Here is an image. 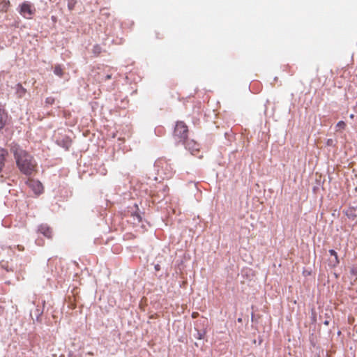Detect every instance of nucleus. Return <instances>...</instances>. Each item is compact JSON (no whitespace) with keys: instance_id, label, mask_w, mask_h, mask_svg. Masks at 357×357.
Masks as SVG:
<instances>
[{"instance_id":"b1692460","label":"nucleus","mask_w":357,"mask_h":357,"mask_svg":"<svg viewBox=\"0 0 357 357\" xmlns=\"http://www.w3.org/2000/svg\"><path fill=\"white\" fill-rule=\"evenodd\" d=\"M354 114H351V115H350V118H351V119H353V118H354Z\"/></svg>"},{"instance_id":"a211bd4d","label":"nucleus","mask_w":357,"mask_h":357,"mask_svg":"<svg viewBox=\"0 0 357 357\" xmlns=\"http://www.w3.org/2000/svg\"><path fill=\"white\" fill-rule=\"evenodd\" d=\"M17 248L20 251H23L24 250V247L22 245H17Z\"/></svg>"},{"instance_id":"9b49d317","label":"nucleus","mask_w":357,"mask_h":357,"mask_svg":"<svg viewBox=\"0 0 357 357\" xmlns=\"http://www.w3.org/2000/svg\"><path fill=\"white\" fill-rule=\"evenodd\" d=\"M9 7V1L0 0V12H6Z\"/></svg>"},{"instance_id":"aec40b11","label":"nucleus","mask_w":357,"mask_h":357,"mask_svg":"<svg viewBox=\"0 0 357 357\" xmlns=\"http://www.w3.org/2000/svg\"><path fill=\"white\" fill-rule=\"evenodd\" d=\"M112 78V75H107L106 77H105V79L107 80V79H110Z\"/></svg>"},{"instance_id":"5701e85b","label":"nucleus","mask_w":357,"mask_h":357,"mask_svg":"<svg viewBox=\"0 0 357 357\" xmlns=\"http://www.w3.org/2000/svg\"><path fill=\"white\" fill-rule=\"evenodd\" d=\"M324 324L328 325V321H324Z\"/></svg>"},{"instance_id":"ddd939ff","label":"nucleus","mask_w":357,"mask_h":357,"mask_svg":"<svg viewBox=\"0 0 357 357\" xmlns=\"http://www.w3.org/2000/svg\"><path fill=\"white\" fill-rule=\"evenodd\" d=\"M336 127L339 128H341V129H344L345 127H346V123L343 121H340L337 123Z\"/></svg>"},{"instance_id":"39448f33","label":"nucleus","mask_w":357,"mask_h":357,"mask_svg":"<svg viewBox=\"0 0 357 357\" xmlns=\"http://www.w3.org/2000/svg\"><path fill=\"white\" fill-rule=\"evenodd\" d=\"M26 183L36 195H40L43 192V186L39 181L30 179Z\"/></svg>"},{"instance_id":"4468645a","label":"nucleus","mask_w":357,"mask_h":357,"mask_svg":"<svg viewBox=\"0 0 357 357\" xmlns=\"http://www.w3.org/2000/svg\"><path fill=\"white\" fill-rule=\"evenodd\" d=\"M54 102V98L52 97H47L45 99V103L49 105H52Z\"/></svg>"},{"instance_id":"f257e3e1","label":"nucleus","mask_w":357,"mask_h":357,"mask_svg":"<svg viewBox=\"0 0 357 357\" xmlns=\"http://www.w3.org/2000/svg\"><path fill=\"white\" fill-rule=\"evenodd\" d=\"M13 153L19 169L26 175H31L36 171V164L33 157L18 145H13L10 149Z\"/></svg>"},{"instance_id":"2eb2a0df","label":"nucleus","mask_w":357,"mask_h":357,"mask_svg":"<svg viewBox=\"0 0 357 357\" xmlns=\"http://www.w3.org/2000/svg\"><path fill=\"white\" fill-rule=\"evenodd\" d=\"M326 145L329 146H334V141L333 139H328L326 141Z\"/></svg>"},{"instance_id":"6e6552de","label":"nucleus","mask_w":357,"mask_h":357,"mask_svg":"<svg viewBox=\"0 0 357 357\" xmlns=\"http://www.w3.org/2000/svg\"><path fill=\"white\" fill-rule=\"evenodd\" d=\"M26 93V89L23 87V86L21 84H17L16 85V95L18 98H21Z\"/></svg>"},{"instance_id":"9d476101","label":"nucleus","mask_w":357,"mask_h":357,"mask_svg":"<svg viewBox=\"0 0 357 357\" xmlns=\"http://www.w3.org/2000/svg\"><path fill=\"white\" fill-rule=\"evenodd\" d=\"M329 253L331 256L335 257V260H330V265L335 267L339 264L337 253L334 250H330Z\"/></svg>"},{"instance_id":"20e7f679","label":"nucleus","mask_w":357,"mask_h":357,"mask_svg":"<svg viewBox=\"0 0 357 357\" xmlns=\"http://www.w3.org/2000/svg\"><path fill=\"white\" fill-rule=\"evenodd\" d=\"M185 148L191 153L192 155L197 156L198 158H202V155H199V144L195 140H188L185 144Z\"/></svg>"},{"instance_id":"393cba45","label":"nucleus","mask_w":357,"mask_h":357,"mask_svg":"<svg viewBox=\"0 0 357 357\" xmlns=\"http://www.w3.org/2000/svg\"><path fill=\"white\" fill-rule=\"evenodd\" d=\"M238 321L241 322L242 321V319L239 318L238 319Z\"/></svg>"},{"instance_id":"423d86ee","label":"nucleus","mask_w":357,"mask_h":357,"mask_svg":"<svg viewBox=\"0 0 357 357\" xmlns=\"http://www.w3.org/2000/svg\"><path fill=\"white\" fill-rule=\"evenodd\" d=\"M38 232L42 234L43 236L48 238H51L52 236V229L47 225H41L38 227Z\"/></svg>"},{"instance_id":"dca6fc26","label":"nucleus","mask_w":357,"mask_h":357,"mask_svg":"<svg viewBox=\"0 0 357 357\" xmlns=\"http://www.w3.org/2000/svg\"><path fill=\"white\" fill-rule=\"evenodd\" d=\"M134 220H137L138 222L141 221V216L138 213L133 214Z\"/></svg>"},{"instance_id":"7ed1b4c3","label":"nucleus","mask_w":357,"mask_h":357,"mask_svg":"<svg viewBox=\"0 0 357 357\" xmlns=\"http://www.w3.org/2000/svg\"><path fill=\"white\" fill-rule=\"evenodd\" d=\"M35 11L33 5L29 2H24L20 6V13L26 19H31Z\"/></svg>"},{"instance_id":"1a4fd4ad","label":"nucleus","mask_w":357,"mask_h":357,"mask_svg":"<svg viewBox=\"0 0 357 357\" xmlns=\"http://www.w3.org/2000/svg\"><path fill=\"white\" fill-rule=\"evenodd\" d=\"M45 305V301H43V308L40 309L38 307L35 310V315L36 317V319L38 322H41L42 321V315L43 313V308Z\"/></svg>"},{"instance_id":"f8f14e48","label":"nucleus","mask_w":357,"mask_h":357,"mask_svg":"<svg viewBox=\"0 0 357 357\" xmlns=\"http://www.w3.org/2000/svg\"><path fill=\"white\" fill-rule=\"evenodd\" d=\"M54 73L55 75L62 77L63 75V71L60 65H56L54 68Z\"/></svg>"},{"instance_id":"412c9836","label":"nucleus","mask_w":357,"mask_h":357,"mask_svg":"<svg viewBox=\"0 0 357 357\" xmlns=\"http://www.w3.org/2000/svg\"><path fill=\"white\" fill-rule=\"evenodd\" d=\"M351 272H352V273H354V274H357V271L356 272L354 269H352V270H351Z\"/></svg>"},{"instance_id":"4be33fe9","label":"nucleus","mask_w":357,"mask_h":357,"mask_svg":"<svg viewBox=\"0 0 357 357\" xmlns=\"http://www.w3.org/2000/svg\"><path fill=\"white\" fill-rule=\"evenodd\" d=\"M155 269H156V270H159V265H157V266H155Z\"/></svg>"},{"instance_id":"a878e982","label":"nucleus","mask_w":357,"mask_h":357,"mask_svg":"<svg viewBox=\"0 0 357 357\" xmlns=\"http://www.w3.org/2000/svg\"><path fill=\"white\" fill-rule=\"evenodd\" d=\"M331 260H335V257H333V258Z\"/></svg>"},{"instance_id":"f03ea898","label":"nucleus","mask_w":357,"mask_h":357,"mask_svg":"<svg viewBox=\"0 0 357 357\" xmlns=\"http://www.w3.org/2000/svg\"><path fill=\"white\" fill-rule=\"evenodd\" d=\"M188 128L183 121H177L174 130V138L179 142H184L188 137Z\"/></svg>"},{"instance_id":"0eeeda50","label":"nucleus","mask_w":357,"mask_h":357,"mask_svg":"<svg viewBox=\"0 0 357 357\" xmlns=\"http://www.w3.org/2000/svg\"><path fill=\"white\" fill-rule=\"evenodd\" d=\"M8 119V114L3 109L0 107V130L4 127Z\"/></svg>"},{"instance_id":"6ab92c4d","label":"nucleus","mask_w":357,"mask_h":357,"mask_svg":"<svg viewBox=\"0 0 357 357\" xmlns=\"http://www.w3.org/2000/svg\"><path fill=\"white\" fill-rule=\"evenodd\" d=\"M197 316H198V313L197 312H193L192 314V318H196Z\"/></svg>"},{"instance_id":"f3484780","label":"nucleus","mask_w":357,"mask_h":357,"mask_svg":"<svg viewBox=\"0 0 357 357\" xmlns=\"http://www.w3.org/2000/svg\"><path fill=\"white\" fill-rule=\"evenodd\" d=\"M197 338H198L199 340H202V339H203V338H204V334H202V333H199H199H198Z\"/></svg>"}]
</instances>
